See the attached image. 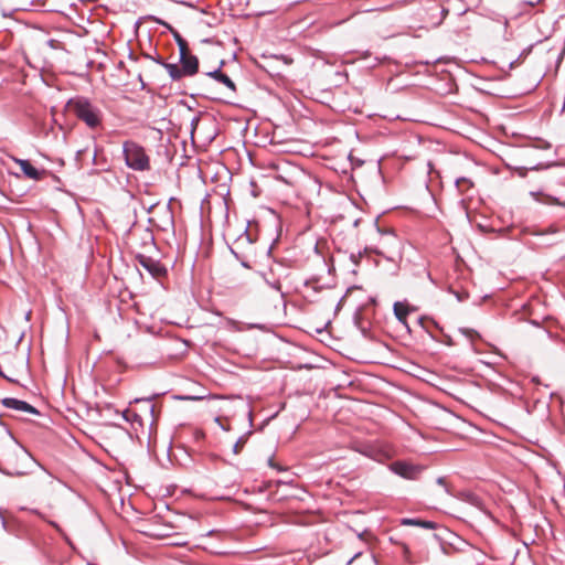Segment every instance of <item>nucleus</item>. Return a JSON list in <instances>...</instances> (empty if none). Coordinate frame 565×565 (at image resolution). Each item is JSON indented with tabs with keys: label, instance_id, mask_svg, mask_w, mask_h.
I'll use <instances>...</instances> for the list:
<instances>
[{
	"label": "nucleus",
	"instance_id": "f257e3e1",
	"mask_svg": "<svg viewBox=\"0 0 565 565\" xmlns=\"http://www.w3.org/2000/svg\"><path fill=\"white\" fill-rule=\"evenodd\" d=\"M67 106L74 115L90 129L100 127L103 111L86 97H76L67 102Z\"/></svg>",
	"mask_w": 565,
	"mask_h": 565
},
{
	"label": "nucleus",
	"instance_id": "f03ea898",
	"mask_svg": "<svg viewBox=\"0 0 565 565\" xmlns=\"http://www.w3.org/2000/svg\"><path fill=\"white\" fill-rule=\"evenodd\" d=\"M122 154L126 166L136 171H145L150 168V159L143 147L134 141H125Z\"/></svg>",
	"mask_w": 565,
	"mask_h": 565
},
{
	"label": "nucleus",
	"instance_id": "7ed1b4c3",
	"mask_svg": "<svg viewBox=\"0 0 565 565\" xmlns=\"http://www.w3.org/2000/svg\"><path fill=\"white\" fill-rule=\"evenodd\" d=\"M388 469L399 476L401 478L407 479V480H415L417 479L418 475L423 471V467L418 465H414L407 461L397 460L392 462L388 466Z\"/></svg>",
	"mask_w": 565,
	"mask_h": 565
},
{
	"label": "nucleus",
	"instance_id": "20e7f679",
	"mask_svg": "<svg viewBox=\"0 0 565 565\" xmlns=\"http://www.w3.org/2000/svg\"><path fill=\"white\" fill-rule=\"evenodd\" d=\"M136 260L138 264L143 267L153 278H161L167 275L168 270L163 264L159 260L146 256L143 254H138L136 256Z\"/></svg>",
	"mask_w": 565,
	"mask_h": 565
},
{
	"label": "nucleus",
	"instance_id": "39448f33",
	"mask_svg": "<svg viewBox=\"0 0 565 565\" xmlns=\"http://www.w3.org/2000/svg\"><path fill=\"white\" fill-rule=\"evenodd\" d=\"M556 230L551 227L546 231H529L531 236H534L537 241H527L526 244L535 247H548L557 243L552 236L556 234Z\"/></svg>",
	"mask_w": 565,
	"mask_h": 565
},
{
	"label": "nucleus",
	"instance_id": "423d86ee",
	"mask_svg": "<svg viewBox=\"0 0 565 565\" xmlns=\"http://www.w3.org/2000/svg\"><path fill=\"white\" fill-rule=\"evenodd\" d=\"M254 243L255 238L252 233L248 231V226L244 228V231L236 237L232 245H230L231 252H239V250H248L254 252Z\"/></svg>",
	"mask_w": 565,
	"mask_h": 565
},
{
	"label": "nucleus",
	"instance_id": "0eeeda50",
	"mask_svg": "<svg viewBox=\"0 0 565 565\" xmlns=\"http://www.w3.org/2000/svg\"><path fill=\"white\" fill-rule=\"evenodd\" d=\"M1 404L4 407H7V408H11V409L29 413V414H32V415H39L40 414L39 409L35 408L33 405L29 404L25 401H21V399H18V398L4 397V398L1 399Z\"/></svg>",
	"mask_w": 565,
	"mask_h": 565
},
{
	"label": "nucleus",
	"instance_id": "6e6552de",
	"mask_svg": "<svg viewBox=\"0 0 565 565\" xmlns=\"http://www.w3.org/2000/svg\"><path fill=\"white\" fill-rule=\"evenodd\" d=\"M179 55L181 72L184 73V76L195 75L199 72V58L189 52H185L184 57H182V54Z\"/></svg>",
	"mask_w": 565,
	"mask_h": 565
},
{
	"label": "nucleus",
	"instance_id": "1a4fd4ad",
	"mask_svg": "<svg viewBox=\"0 0 565 565\" xmlns=\"http://www.w3.org/2000/svg\"><path fill=\"white\" fill-rule=\"evenodd\" d=\"M149 19L156 21L158 24L166 26L171 32V34L179 47V54H182V57H184L185 52H189V45H188V42L182 38V35L174 28H172L169 23L164 22L163 20L156 18L153 15H150Z\"/></svg>",
	"mask_w": 565,
	"mask_h": 565
},
{
	"label": "nucleus",
	"instance_id": "9d476101",
	"mask_svg": "<svg viewBox=\"0 0 565 565\" xmlns=\"http://www.w3.org/2000/svg\"><path fill=\"white\" fill-rule=\"evenodd\" d=\"M223 65H224V61H221L218 67L216 70L207 72L206 76L213 78L214 81H216L218 83H222L223 85H225L228 88V90L232 94H234L236 92V85L231 79V77L228 75H226L225 73L222 72Z\"/></svg>",
	"mask_w": 565,
	"mask_h": 565
},
{
	"label": "nucleus",
	"instance_id": "9b49d317",
	"mask_svg": "<svg viewBox=\"0 0 565 565\" xmlns=\"http://www.w3.org/2000/svg\"><path fill=\"white\" fill-rule=\"evenodd\" d=\"M15 162L20 166L21 171L25 177H28L31 180L39 181L43 178L45 171L39 170L34 166L31 164V162L26 159H15Z\"/></svg>",
	"mask_w": 565,
	"mask_h": 565
},
{
	"label": "nucleus",
	"instance_id": "f8f14e48",
	"mask_svg": "<svg viewBox=\"0 0 565 565\" xmlns=\"http://www.w3.org/2000/svg\"><path fill=\"white\" fill-rule=\"evenodd\" d=\"M561 166H564V164L559 161H550L546 163H537V164H534L529 168L527 167H515L514 170L519 177L525 178L530 170L531 171H541V170L550 169L552 167H561Z\"/></svg>",
	"mask_w": 565,
	"mask_h": 565
},
{
	"label": "nucleus",
	"instance_id": "ddd939ff",
	"mask_svg": "<svg viewBox=\"0 0 565 565\" xmlns=\"http://www.w3.org/2000/svg\"><path fill=\"white\" fill-rule=\"evenodd\" d=\"M411 310L412 309L407 305L401 301H396L393 306L394 316L396 317L398 322H401L407 329V331H411L409 326L407 323V316L411 312Z\"/></svg>",
	"mask_w": 565,
	"mask_h": 565
},
{
	"label": "nucleus",
	"instance_id": "4468645a",
	"mask_svg": "<svg viewBox=\"0 0 565 565\" xmlns=\"http://www.w3.org/2000/svg\"><path fill=\"white\" fill-rule=\"evenodd\" d=\"M402 525L419 526L426 530H437L438 524L434 521L423 520L417 518H403L401 520Z\"/></svg>",
	"mask_w": 565,
	"mask_h": 565
},
{
	"label": "nucleus",
	"instance_id": "2eb2a0df",
	"mask_svg": "<svg viewBox=\"0 0 565 565\" xmlns=\"http://www.w3.org/2000/svg\"><path fill=\"white\" fill-rule=\"evenodd\" d=\"M530 194L539 203L555 204L565 207V202H562L558 198L551 194H546L542 191H531Z\"/></svg>",
	"mask_w": 565,
	"mask_h": 565
},
{
	"label": "nucleus",
	"instance_id": "dca6fc26",
	"mask_svg": "<svg viewBox=\"0 0 565 565\" xmlns=\"http://www.w3.org/2000/svg\"><path fill=\"white\" fill-rule=\"evenodd\" d=\"M163 67L169 73L172 81H179L184 76V73L181 72V66L175 63L163 64Z\"/></svg>",
	"mask_w": 565,
	"mask_h": 565
},
{
	"label": "nucleus",
	"instance_id": "f3484780",
	"mask_svg": "<svg viewBox=\"0 0 565 565\" xmlns=\"http://www.w3.org/2000/svg\"><path fill=\"white\" fill-rule=\"evenodd\" d=\"M234 257L241 263V265L244 267V268H250V265H249V262H248V258L249 256L254 253V252H248V250H239V252H231Z\"/></svg>",
	"mask_w": 565,
	"mask_h": 565
},
{
	"label": "nucleus",
	"instance_id": "a211bd4d",
	"mask_svg": "<svg viewBox=\"0 0 565 565\" xmlns=\"http://www.w3.org/2000/svg\"><path fill=\"white\" fill-rule=\"evenodd\" d=\"M456 186L460 192H465L467 189L472 186V182L467 178H458L456 180Z\"/></svg>",
	"mask_w": 565,
	"mask_h": 565
},
{
	"label": "nucleus",
	"instance_id": "6ab92c4d",
	"mask_svg": "<svg viewBox=\"0 0 565 565\" xmlns=\"http://www.w3.org/2000/svg\"><path fill=\"white\" fill-rule=\"evenodd\" d=\"M259 275L262 276V278L265 280V282H266V284H267L271 289H274V290H276V291L280 292L281 295H284V294H282V291H281V284H280V281H279V279L271 281V280L267 279L266 274H265V273H263V271H262V273H259Z\"/></svg>",
	"mask_w": 565,
	"mask_h": 565
},
{
	"label": "nucleus",
	"instance_id": "aec40b11",
	"mask_svg": "<svg viewBox=\"0 0 565 565\" xmlns=\"http://www.w3.org/2000/svg\"><path fill=\"white\" fill-rule=\"evenodd\" d=\"M249 434H250V431H248L247 434L241 436L237 439V441L233 446V452L234 454H238L241 451L242 447L246 444Z\"/></svg>",
	"mask_w": 565,
	"mask_h": 565
},
{
	"label": "nucleus",
	"instance_id": "412c9836",
	"mask_svg": "<svg viewBox=\"0 0 565 565\" xmlns=\"http://www.w3.org/2000/svg\"><path fill=\"white\" fill-rule=\"evenodd\" d=\"M369 250L367 247H365L363 250H359L356 254L351 253L350 260L358 266L360 264V259L362 258L363 254H365Z\"/></svg>",
	"mask_w": 565,
	"mask_h": 565
},
{
	"label": "nucleus",
	"instance_id": "4be33fe9",
	"mask_svg": "<svg viewBox=\"0 0 565 565\" xmlns=\"http://www.w3.org/2000/svg\"><path fill=\"white\" fill-rule=\"evenodd\" d=\"M204 93H200L199 95L209 98L211 100H221V97L213 94L212 89L210 87H204Z\"/></svg>",
	"mask_w": 565,
	"mask_h": 565
},
{
	"label": "nucleus",
	"instance_id": "5701e85b",
	"mask_svg": "<svg viewBox=\"0 0 565 565\" xmlns=\"http://www.w3.org/2000/svg\"><path fill=\"white\" fill-rule=\"evenodd\" d=\"M533 147L536 149H551L552 145L548 141L540 139L533 145Z\"/></svg>",
	"mask_w": 565,
	"mask_h": 565
},
{
	"label": "nucleus",
	"instance_id": "b1692460",
	"mask_svg": "<svg viewBox=\"0 0 565 565\" xmlns=\"http://www.w3.org/2000/svg\"><path fill=\"white\" fill-rule=\"evenodd\" d=\"M98 151H99V149L97 147H95V150H94V153L92 157V163L95 166H99V164H102V162H106L105 159L102 160L98 158Z\"/></svg>",
	"mask_w": 565,
	"mask_h": 565
},
{
	"label": "nucleus",
	"instance_id": "393cba45",
	"mask_svg": "<svg viewBox=\"0 0 565 565\" xmlns=\"http://www.w3.org/2000/svg\"><path fill=\"white\" fill-rule=\"evenodd\" d=\"M178 398L181 401H199V399H202L203 397L196 396V395H184V396H178Z\"/></svg>",
	"mask_w": 565,
	"mask_h": 565
},
{
	"label": "nucleus",
	"instance_id": "a878e982",
	"mask_svg": "<svg viewBox=\"0 0 565 565\" xmlns=\"http://www.w3.org/2000/svg\"><path fill=\"white\" fill-rule=\"evenodd\" d=\"M154 397H157V394H153V395L148 396V397L136 398L134 402H135V403H141V402H145V403H147V404H150V403L153 401V398H154Z\"/></svg>",
	"mask_w": 565,
	"mask_h": 565
},
{
	"label": "nucleus",
	"instance_id": "bb28decb",
	"mask_svg": "<svg viewBox=\"0 0 565 565\" xmlns=\"http://www.w3.org/2000/svg\"><path fill=\"white\" fill-rule=\"evenodd\" d=\"M436 482H437V484L443 486L447 493H450L449 489L446 486V478L445 477H438Z\"/></svg>",
	"mask_w": 565,
	"mask_h": 565
},
{
	"label": "nucleus",
	"instance_id": "cd10ccee",
	"mask_svg": "<svg viewBox=\"0 0 565 565\" xmlns=\"http://www.w3.org/2000/svg\"><path fill=\"white\" fill-rule=\"evenodd\" d=\"M148 58H151L154 63L161 65L163 67V64H167L168 62H164L160 56H150V55H146Z\"/></svg>",
	"mask_w": 565,
	"mask_h": 565
},
{
	"label": "nucleus",
	"instance_id": "c85d7f7f",
	"mask_svg": "<svg viewBox=\"0 0 565 565\" xmlns=\"http://www.w3.org/2000/svg\"><path fill=\"white\" fill-rule=\"evenodd\" d=\"M460 331L466 335V337H469V338H472L473 335L477 334V332L475 330H471V329H460Z\"/></svg>",
	"mask_w": 565,
	"mask_h": 565
},
{
	"label": "nucleus",
	"instance_id": "c756f323",
	"mask_svg": "<svg viewBox=\"0 0 565 565\" xmlns=\"http://www.w3.org/2000/svg\"><path fill=\"white\" fill-rule=\"evenodd\" d=\"M362 555V552L359 551L356 553L353 554V556L351 558H349V561L345 563V565H351L355 559H358L360 556Z\"/></svg>",
	"mask_w": 565,
	"mask_h": 565
},
{
	"label": "nucleus",
	"instance_id": "7c9ffc66",
	"mask_svg": "<svg viewBox=\"0 0 565 565\" xmlns=\"http://www.w3.org/2000/svg\"><path fill=\"white\" fill-rule=\"evenodd\" d=\"M431 539H434L435 541H437V542H439V543H441V541H443V536H441V534H440V533H434V534H431Z\"/></svg>",
	"mask_w": 565,
	"mask_h": 565
},
{
	"label": "nucleus",
	"instance_id": "2f4dec72",
	"mask_svg": "<svg viewBox=\"0 0 565 565\" xmlns=\"http://www.w3.org/2000/svg\"><path fill=\"white\" fill-rule=\"evenodd\" d=\"M199 120H200V118H199V117H194V118L191 120L192 131L196 128V126H198V124H199Z\"/></svg>",
	"mask_w": 565,
	"mask_h": 565
},
{
	"label": "nucleus",
	"instance_id": "473e14b6",
	"mask_svg": "<svg viewBox=\"0 0 565 565\" xmlns=\"http://www.w3.org/2000/svg\"><path fill=\"white\" fill-rule=\"evenodd\" d=\"M129 415H130V412H129L128 409H126V411H124V412H122V417H124L127 422H130V420H131V419H130V417H129Z\"/></svg>",
	"mask_w": 565,
	"mask_h": 565
},
{
	"label": "nucleus",
	"instance_id": "72a5a7b5",
	"mask_svg": "<svg viewBox=\"0 0 565 565\" xmlns=\"http://www.w3.org/2000/svg\"><path fill=\"white\" fill-rule=\"evenodd\" d=\"M247 418H248L249 425L252 426V424H253V413H252L250 409L247 412Z\"/></svg>",
	"mask_w": 565,
	"mask_h": 565
},
{
	"label": "nucleus",
	"instance_id": "f704fd0d",
	"mask_svg": "<svg viewBox=\"0 0 565 565\" xmlns=\"http://www.w3.org/2000/svg\"><path fill=\"white\" fill-rule=\"evenodd\" d=\"M130 419L131 420H139L140 416L137 413H132Z\"/></svg>",
	"mask_w": 565,
	"mask_h": 565
},
{
	"label": "nucleus",
	"instance_id": "c9c22d12",
	"mask_svg": "<svg viewBox=\"0 0 565 565\" xmlns=\"http://www.w3.org/2000/svg\"><path fill=\"white\" fill-rule=\"evenodd\" d=\"M85 150H78L76 152V160H79L81 159V156L84 153Z\"/></svg>",
	"mask_w": 565,
	"mask_h": 565
},
{
	"label": "nucleus",
	"instance_id": "e433bc0d",
	"mask_svg": "<svg viewBox=\"0 0 565 565\" xmlns=\"http://www.w3.org/2000/svg\"><path fill=\"white\" fill-rule=\"evenodd\" d=\"M203 436H204V434H203V431H201V430H198V431L195 433V437H196V438H201V437H203Z\"/></svg>",
	"mask_w": 565,
	"mask_h": 565
},
{
	"label": "nucleus",
	"instance_id": "4c0bfd02",
	"mask_svg": "<svg viewBox=\"0 0 565 565\" xmlns=\"http://www.w3.org/2000/svg\"><path fill=\"white\" fill-rule=\"evenodd\" d=\"M268 465L273 468L276 467V463L274 462L273 458H269Z\"/></svg>",
	"mask_w": 565,
	"mask_h": 565
},
{
	"label": "nucleus",
	"instance_id": "58836bf2",
	"mask_svg": "<svg viewBox=\"0 0 565 565\" xmlns=\"http://www.w3.org/2000/svg\"><path fill=\"white\" fill-rule=\"evenodd\" d=\"M149 412L153 416V413H154V406L153 405H149Z\"/></svg>",
	"mask_w": 565,
	"mask_h": 565
},
{
	"label": "nucleus",
	"instance_id": "ea45409f",
	"mask_svg": "<svg viewBox=\"0 0 565 565\" xmlns=\"http://www.w3.org/2000/svg\"><path fill=\"white\" fill-rule=\"evenodd\" d=\"M503 25H504V28H505V29H507V28H508V25H509V21H508V19H505V18H503Z\"/></svg>",
	"mask_w": 565,
	"mask_h": 565
},
{
	"label": "nucleus",
	"instance_id": "a19ab883",
	"mask_svg": "<svg viewBox=\"0 0 565 565\" xmlns=\"http://www.w3.org/2000/svg\"><path fill=\"white\" fill-rule=\"evenodd\" d=\"M470 498H471V502H475L478 500V498L475 494H470Z\"/></svg>",
	"mask_w": 565,
	"mask_h": 565
},
{
	"label": "nucleus",
	"instance_id": "79ce46f5",
	"mask_svg": "<svg viewBox=\"0 0 565 565\" xmlns=\"http://www.w3.org/2000/svg\"><path fill=\"white\" fill-rule=\"evenodd\" d=\"M274 468H275V469H277V470H279V471H282V470H284V468H282V467H280V466H278V465H276V467H274Z\"/></svg>",
	"mask_w": 565,
	"mask_h": 565
},
{
	"label": "nucleus",
	"instance_id": "37998d69",
	"mask_svg": "<svg viewBox=\"0 0 565 565\" xmlns=\"http://www.w3.org/2000/svg\"><path fill=\"white\" fill-rule=\"evenodd\" d=\"M96 173H98V171H97V170H92V171L89 172V174H96Z\"/></svg>",
	"mask_w": 565,
	"mask_h": 565
},
{
	"label": "nucleus",
	"instance_id": "c03bdc74",
	"mask_svg": "<svg viewBox=\"0 0 565 565\" xmlns=\"http://www.w3.org/2000/svg\"><path fill=\"white\" fill-rule=\"evenodd\" d=\"M457 298H458V300H459V301H462V300H463V298L461 297V295H457Z\"/></svg>",
	"mask_w": 565,
	"mask_h": 565
},
{
	"label": "nucleus",
	"instance_id": "a18cd8bd",
	"mask_svg": "<svg viewBox=\"0 0 565 565\" xmlns=\"http://www.w3.org/2000/svg\"><path fill=\"white\" fill-rule=\"evenodd\" d=\"M2 525L6 526V520L3 516H2Z\"/></svg>",
	"mask_w": 565,
	"mask_h": 565
},
{
	"label": "nucleus",
	"instance_id": "49530a36",
	"mask_svg": "<svg viewBox=\"0 0 565 565\" xmlns=\"http://www.w3.org/2000/svg\"><path fill=\"white\" fill-rule=\"evenodd\" d=\"M213 533H214V530L209 531L206 535H211V534H213Z\"/></svg>",
	"mask_w": 565,
	"mask_h": 565
},
{
	"label": "nucleus",
	"instance_id": "de8ad7c7",
	"mask_svg": "<svg viewBox=\"0 0 565 565\" xmlns=\"http://www.w3.org/2000/svg\"><path fill=\"white\" fill-rule=\"evenodd\" d=\"M423 320H424V318H422V317H420V318L418 319V322H419V323H423Z\"/></svg>",
	"mask_w": 565,
	"mask_h": 565
},
{
	"label": "nucleus",
	"instance_id": "09e8293b",
	"mask_svg": "<svg viewBox=\"0 0 565 565\" xmlns=\"http://www.w3.org/2000/svg\"><path fill=\"white\" fill-rule=\"evenodd\" d=\"M7 433L9 434V436H12V433L10 429H7Z\"/></svg>",
	"mask_w": 565,
	"mask_h": 565
},
{
	"label": "nucleus",
	"instance_id": "8fccbe9b",
	"mask_svg": "<svg viewBox=\"0 0 565 565\" xmlns=\"http://www.w3.org/2000/svg\"><path fill=\"white\" fill-rule=\"evenodd\" d=\"M7 433L9 434V436H12V433L10 429H7Z\"/></svg>",
	"mask_w": 565,
	"mask_h": 565
},
{
	"label": "nucleus",
	"instance_id": "3c124183",
	"mask_svg": "<svg viewBox=\"0 0 565 565\" xmlns=\"http://www.w3.org/2000/svg\"><path fill=\"white\" fill-rule=\"evenodd\" d=\"M7 433L9 434V436H12V433L10 429H7Z\"/></svg>",
	"mask_w": 565,
	"mask_h": 565
}]
</instances>
